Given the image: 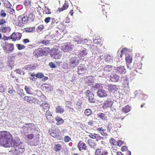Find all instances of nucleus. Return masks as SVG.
Listing matches in <instances>:
<instances>
[{
  "label": "nucleus",
  "mask_w": 155,
  "mask_h": 155,
  "mask_svg": "<svg viewBox=\"0 0 155 155\" xmlns=\"http://www.w3.org/2000/svg\"><path fill=\"white\" fill-rule=\"evenodd\" d=\"M10 133L6 131H0V145L8 148L13 145L10 152L14 154L18 155L23 152L25 148L19 141L14 140Z\"/></svg>",
  "instance_id": "f257e3e1"
},
{
  "label": "nucleus",
  "mask_w": 155,
  "mask_h": 155,
  "mask_svg": "<svg viewBox=\"0 0 155 155\" xmlns=\"http://www.w3.org/2000/svg\"><path fill=\"white\" fill-rule=\"evenodd\" d=\"M48 132L52 137L57 138L58 140H61L63 139L61 134L58 127L54 129H50L49 130Z\"/></svg>",
  "instance_id": "f03ea898"
},
{
  "label": "nucleus",
  "mask_w": 155,
  "mask_h": 155,
  "mask_svg": "<svg viewBox=\"0 0 155 155\" xmlns=\"http://www.w3.org/2000/svg\"><path fill=\"white\" fill-rule=\"evenodd\" d=\"M50 55L51 57L56 59H60L61 56V53L60 48L58 46H55L51 51Z\"/></svg>",
  "instance_id": "7ed1b4c3"
},
{
  "label": "nucleus",
  "mask_w": 155,
  "mask_h": 155,
  "mask_svg": "<svg viewBox=\"0 0 155 155\" xmlns=\"http://www.w3.org/2000/svg\"><path fill=\"white\" fill-rule=\"evenodd\" d=\"M48 49L47 48H42L35 49L33 53V55L37 57L42 56L47 54Z\"/></svg>",
  "instance_id": "20e7f679"
},
{
  "label": "nucleus",
  "mask_w": 155,
  "mask_h": 155,
  "mask_svg": "<svg viewBox=\"0 0 155 155\" xmlns=\"http://www.w3.org/2000/svg\"><path fill=\"white\" fill-rule=\"evenodd\" d=\"M104 7V5H101L99 9V17L100 19L103 21L107 20L106 12L105 11Z\"/></svg>",
  "instance_id": "39448f33"
},
{
  "label": "nucleus",
  "mask_w": 155,
  "mask_h": 155,
  "mask_svg": "<svg viewBox=\"0 0 155 155\" xmlns=\"http://www.w3.org/2000/svg\"><path fill=\"white\" fill-rule=\"evenodd\" d=\"M35 125L32 124H26L25 126H24L23 128L25 134L30 133L34 130Z\"/></svg>",
  "instance_id": "423d86ee"
},
{
  "label": "nucleus",
  "mask_w": 155,
  "mask_h": 155,
  "mask_svg": "<svg viewBox=\"0 0 155 155\" xmlns=\"http://www.w3.org/2000/svg\"><path fill=\"white\" fill-rule=\"evenodd\" d=\"M79 63V59L75 57H71L69 59L68 63L71 68H74L76 67Z\"/></svg>",
  "instance_id": "0eeeda50"
},
{
  "label": "nucleus",
  "mask_w": 155,
  "mask_h": 155,
  "mask_svg": "<svg viewBox=\"0 0 155 155\" xmlns=\"http://www.w3.org/2000/svg\"><path fill=\"white\" fill-rule=\"evenodd\" d=\"M108 151L103 147L97 148L95 152V155H108Z\"/></svg>",
  "instance_id": "6e6552de"
},
{
  "label": "nucleus",
  "mask_w": 155,
  "mask_h": 155,
  "mask_svg": "<svg viewBox=\"0 0 155 155\" xmlns=\"http://www.w3.org/2000/svg\"><path fill=\"white\" fill-rule=\"evenodd\" d=\"M61 48L64 52H69L72 50V45L69 42L64 43L62 45Z\"/></svg>",
  "instance_id": "1a4fd4ad"
},
{
  "label": "nucleus",
  "mask_w": 155,
  "mask_h": 155,
  "mask_svg": "<svg viewBox=\"0 0 155 155\" xmlns=\"http://www.w3.org/2000/svg\"><path fill=\"white\" fill-rule=\"evenodd\" d=\"M22 36V34L19 32H13L10 36V38L13 41L19 40Z\"/></svg>",
  "instance_id": "9d476101"
},
{
  "label": "nucleus",
  "mask_w": 155,
  "mask_h": 155,
  "mask_svg": "<svg viewBox=\"0 0 155 155\" xmlns=\"http://www.w3.org/2000/svg\"><path fill=\"white\" fill-rule=\"evenodd\" d=\"M86 95L88 98V100L91 103H95V99L94 98V95L93 93L89 90H87L86 93Z\"/></svg>",
  "instance_id": "9b49d317"
},
{
  "label": "nucleus",
  "mask_w": 155,
  "mask_h": 155,
  "mask_svg": "<svg viewBox=\"0 0 155 155\" xmlns=\"http://www.w3.org/2000/svg\"><path fill=\"white\" fill-rule=\"evenodd\" d=\"M78 147L80 151L87 150V146L83 141L80 140L78 144Z\"/></svg>",
  "instance_id": "f8f14e48"
},
{
  "label": "nucleus",
  "mask_w": 155,
  "mask_h": 155,
  "mask_svg": "<svg viewBox=\"0 0 155 155\" xmlns=\"http://www.w3.org/2000/svg\"><path fill=\"white\" fill-rule=\"evenodd\" d=\"M40 108L43 112H45L48 111L50 108V105L47 102H44L40 106Z\"/></svg>",
  "instance_id": "ddd939ff"
},
{
  "label": "nucleus",
  "mask_w": 155,
  "mask_h": 155,
  "mask_svg": "<svg viewBox=\"0 0 155 155\" xmlns=\"http://www.w3.org/2000/svg\"><path fill=\"white\" fill-rule=\"evenodd\" d=\"M87 71V69L84 66V65L80 64L78 68V73L80 74H84Z\"/></svg>",
  "instance_id": "4468645a"
},
{
  "label": "nucleus",
  "mask_w": 155,
  "mask_h": 155,
  "mask_svg": "<svg viewBox=\"0 0 155 155\" xmlns=\"http://www.w3.org/2000/svg\"><path fill=\"white\" fill-rule=\"evenodd\" d=\"M87 51L86 48H84L79 52L78 55V57L82 58L86 56L87 54Z\"/></svg>",
  "instance_id": "2eb2a0df"
},
{
  "label": "nucleus",
  "mask_w": 155,
  "mask_h": 155,
  "mask_svg": "<svg viewBox=\"0 0 155 155\" xmlns=\"http://www.w3.org/2000/svg\"><path fill=\"white\" fill-rule=\"evenodd\" d=\"M113 102L110 99H109L105 101L102 106V108L104 109L111 107L113 105Z\"/></svg>",
  "instance_id": "dca6fc26"
},
{
  "label": "nucleus",
  "mask_w": 155,
  "mask_h": 155,
  "mask_svg": "<svg viewBox=\"0 0 155 155\" xmlns=\"http://www.w3.org/2000/svg\"><path fill=\"white\" fill-rule=\"evenodd\" d=\"M98 96L100 97H105L107 96V93L104 90L100 89L97 92Z\"/></svg>",
  "instance_id": "f3484780"
},
{
  "label": "nucleus",
  "mask_w": 155,
  "mask_h": 155,
  "mask_svg": "<svg viewBox=\"0 0 155 155\" xmlns=\"http://www.w3.org/2000/svg\"><path fill=\"white\" fill-rule=\"evenodd\" d=\"M45 115L48 122L49 123H51L53 122V117L51 111H47L45 114Z\"/></svg>",
  "instance_id": "a211bd4d"
},
{
  "label": "nucleus",
  "mask_w": 155,
  "mask_h": 155,
  "mask_svg": "<svg viewBox=\"0 0 155 155\" xmlns=\"http://www.w3.org/2000/svg\"><path fill=\"white\" fill-rule=\"evenodd\" d=\"M118 74H123L126 72V70L123 66L117 67L115 70Z\"/></svg>",
  "instance_id": "6ab92c4d"
},
{
  "label": "nucleus",
  "mask_w": 155,
  "mask_h": 155,
  "mask_svg": "<svg viewBox=\"0 0 155 155\" xmlns=\"http://www.w3.org/2000/svg\"><path fill=\"white\" fill-rule=\"evenodd\" d=\"M108 89L109 91L114 93L117 91L118 90L116 85L111 84L108 86Z\"/></svg>",
  "instance_id": "aec40b11"
},
{
  "label": "nucleus",
  "mask_w": 155,
  "mask_h": 155,
  "mask_svg": "<svg viewBox=\"0 0 155 155\" xmlns=\"http://www.w3.org/2000/svg\"><path fill=\"white\" fill-rule=\"evenodd\" d=\"M87 143L89 146L92 148L95 149L97 147V143L94 140L89 139L87 140Z\"/></svg>",
  "instance_id": "412c9836"
},
{
  "label": "nucleus",
  "mask_w": 155,
  "mask_h": 155,
  "mask_svg": "<svg viewBox=\"0 0 155 155\" xmlns=\"http://www.w3.org/2000/svg\"><path fill=\"white\" fill-rule=\"evenodd\" d=\"M126 61L127 63L128 68L130 70H131L132 68V67L130 66V64L131 63L132 61V58L131 55H127L126 57Z\"/></svg>",
  "instance_id": "4be33fe9"
},
{
  "label": "nucleus",
  "mask_w": 155,
  "mask_h": 155,
  "mask_svg": "<svg viewBox=\"0 0 155 155\" xmlns=\"http://www.w3.org/2000/svg\"><path fill=\"white\" fill-rule=\"evenodd\" d=\"M119 79V76L116 74H112L110 75V79L112 82H116Z\"/></svg>",
  "instance_id": "5701e85b"
},
{
  "label": "nucleus",
  "mask_w": 155,
  "mask_h": 155,
  "mask_svg": "<svg viewBox=\"0 0 155 155\" xmlns=\"http://www.w3.org/2000/svg\"><path fill=\"white\" fill-rule=\"evenodd\" d=\"M18 19L20 20L24 24L27 23L28 21L27 16L24 15H20L18 17Z\"/></svg>",
  "instance_id": "b1692460"
},
{
  "label": "nucleus",
  "mask_w": 155,
  "mask_h": 155,
  "mask_svg": "<svg viewBox=\"0 0 155 155\" xmlns=\"http://www.w3.org/2000/svg\"><path fill=\"white\" fill-rule=\"evenodd\" d=\"M24 99L25 101L31 104L33 103L34 102V101L35 100V98L32 96H26L24 97Z\"/></svg>",
  "instance_id": "393cba45"
},
{
  "label": "nucleus",
  "mask_w": 155,
  "mask_h": 155,
  "mask_svg": "<svg viewBox=\"0 0 155 155\" xmlns=\"http://www.w3.org/2000/svg\"><path fill=\"white\" fill-rule=\"evenodd\" d=\"M69 6V4L68 1H65L64 4L63 5V6L61 8H58V10L59 12H62L64 10L67 9Z\"/></svg>",
  "instance_id": "a878e982"
},
{
  "label": "nucleus",
  "mask_w": 155,
  "mask_h": 155,
  "mask_svg": "<svg viewBox=\"0 0 155 155\" xmlns=\"http://www.w3.org/2000/svg\"><path fill=\"white\" fill-rule=\"evenodd\" d=\"M62 148L61 145L58 143H55L53 147L54 150L56 152H58L60 151Z\"/></svg>",
  "instance_id": "bb28decb"
},
{
  "label": "nucleus",
  "mask_w": 155,
  "mask_h": 155,
  "mask_svg": "<svg viewBox=\"0 0 155 155\" xmlns=\"http://www.w3.org/2000/svg\"><path fill=\"white\" fill-rule=\"evenodd\" d=\"M55 120L57 122L56 123V124L58 125H60L64 122L63 119L57 116L56 117Z\"/></svg>",
  "instance_id": "cd10ccee"
},
{
  "label": "nucleus",
  "mask_w": 155,
  "mask_h": 155,
  "mask_svg": "<svg viewBox=\"0 0 155 155\" xmlns=\"http://www.w3.org/2000/svg\"><path fill=\"white\" fill-rule=\"evenodd\" d=\"M0 31L4 33H6L10 31L11 28L8 26H1L0 28Z\"/></svg>",
  "instance_id": "c85d7f7f"
},
{
  "label": "nucleus",
  "mask_w": 155,
  "mask_h": 155,
  "mask_svg": "<svg viewBox=\"0 0 155 155\" xmlns=\"http://www.w3.org/2000/svg\"><path fill=\"white\" fill-rule=\"evenodd\" d=\"M78 43H82L83 45H87L88 46L91 45V41L90 40L88 41L86 39H85L83 40H81L80 41V43L78 41Z\"/></svg>",
  "instance_id": "c756f323"
},
{
  "label": "nucleus",
  "mask_w": 155,
  "mask_h": 155,
  "mask_svg": "<svg viewBox=\"0 0 155 155\" xmlns=\"http://www.w3.org/2000/svg\"><path fill=\"white\" fill-rule=\"evenodd\" d=\"M97 115L98 118H100L103 120H107V115L103 113H99L97 114Z\"/></svg>",
  "instance_id": "7c9ffc66"
},
{
  "label": "nucleus",
  "mask_w": 155,
  "mask_h": 155,
  "mask_svg": "<svg viewBox=\"0 0 155 155\" xmlns=\"http://www.w3.org/2000/svg\"><path fill=\"white\" fill-rule=\"evenodd\" d=\"M7 47L8 48V50L6 51L7 53L11 52L14 50V46L13 44H7Z\"/></svg>",
  "instance_id": "2f4dec72"
},
{
  "label": "nucleus",
  "mask_w": 155,
  "mask_h": 155,
  "mask_svg": "<svg viewBox=\"0 0 155 155\" xmlns=\"http://www.w3.org/2000/svg\"><path fill=\"white\" fill-rule=\"evenodd\" d=\"M96 130L99 132L103 136H106L107 135V134L105 132L106 130L103 128L102 127L97 128L96 129Z\"/></svg>",
  "instance_id": "473e14b6"
},
{
  "label": "nucleus",
  "mask_w": 155,
  "mask_h": 155,
  "mask_svg": "<svg viewBox=\"0 0 155 155\" xmlns=\"http://www.w3.org/2000/svg\"><path fill=\"white\" fill-rule=\"evenodd\" d=\"M121 110L123 113H127L130 111V107L129 105H127L123 107Z\"/></svg>",
  "instance_id": "72a5a7b5"
},
{
  "label": "nucleus",
  "mask_w": 155,
  "mask_h": 155,
  "mask_svg": "<svg viewBox=\"0 0 155 155\" xmlns=\"http://www.w3.org/2000/svg\"><path fill=\"white\" fill-rule=\"evenodd\" d=\"M64 111V108L60 106H58L56 108V112L57 113L62 114Z\"/></svg>",
  "instance_id": "f704fd0d"
},
{
  "label": "nucleus",
  "mask_w": 155,
  "mask_h": 155,
  "mask_svg": "<svg viewBox=\"0 0 155 155\" xmlns=\"http://www.w3.org/2000/svg\"><path fill=\"white\" fill-rule=\"evenodd\" d=\"M35 18V15L32 13H30L28 15V21L31 22L33 21Z\"/></svg>",
  "instance_id": "c9c22d12"
},
{
  "label": "nucleus",
  "mask_w": 155,
  "mask_h": 155,
  "mask_svg": "<svg viewBox=\"0 0 155 155\" xmlns=\"http://www.w3.org/2000/svg\"><path fill=\"white\" fill-rule=\"evenodd\" d=\"M94 80L93 78H87L86 80V83L88 86H90L93 84Z\"/></svg>",
  "instance_id": "e433bc0d"
},
{
  "label": "nucleus",
  "mask_w": 155,
  "mask_h": 155,
  "mask_svg": "<svg viewBox=\"0 0 155 155\" xmlns=\"http://www.w3.org/2000/svg\"><path fill=\"white\" fill-rule=\"evenodd\" d=\"M92 113L91 110L89 109H87L85 110L84 114L85 116H89L91 115Z\"/></svg>",
  "instance_id": "4c0bfd02"
},
{
  "label": "nucleus",
  "mask_w": 155,
  "mask_h": 155,
  "mask_svg": "<svg viewBox=\"0 0 155 155\" xmlns=\"http://www.w3.org/2000/svg\"><path fill=\"white\" fill-rule=\"evenodd\" d=\"M4 6L7 8L11 7L12 5L11 3L7 0H3Z\"/></svg>",
  "instance_id": "58836bf2"
},
{
  "label": "nucleus",
  "mask_w": 155,
  "mask_h": 155,
  "mask_svg": "<svg viewBox=\"0 0 155 155\" xmlns=\"http://www.w3.org/2000/svg\"><path fill=\"white\" fill-rule=\"evenodd\" d=\"M31 0H24V4L26 7H28L31 5Z\"/></svg>",
  "instance_id": "ea45409f"
},
{
  "label": "nucleus",
  "mask_w": 155,
  "mask_h": 155,
  "mask_svg": "<svg viewBox=\"0 0 155 155\" xmlns=\"http://www.w3.org/2000/svg\"><path fill=\"white\" fill-rule=\"evenodd\" d=\"M16 45L18 49L19 50L23 49L26 47L24 45L20 44H17Z\"/></svg>",
  "instance_id": "a19ab883"
},
{
  "label": "nucleus",
  "mask_w": 155,
  "mask_h": 155,
  "mask_svg": "<svg viewBox=\"0 0 155 155\" xmlns=\"http://www.w3.org/2000/svg\"><path fill=\"white\" fill-rule=\"evenodd\" d=\"M35 30V28L34 27H28L25 28V30L27 32H31L34 31Z\"/></svg>",
  "instance_id": "79ce46f5"
},
{
  "label": "nucleus",
  "mask_w": 155,
  "mask_h": 155,
  "mask_svg": "<svg viewBox=\"0 0 155 155\" xmlns=\"http://www.w3.org/2000/svg\"><path fill=\"white\" fill-rule=\"evenodd\" d=\"M104 70L106 72H109L111 70V67L109 65H106L104 67Z\"/></svg>",
  "instance_id": "37998d69"
},
{
  "label": "nucleus",
  "mask_w": 155,
  "mask_h": 155,
  "mask_svg": "<svg viewBox=\"0 0 155 155\" xmlns=\"http://www.w3.org/2000/svg\"><path fill=\"white\" fill-rule=\"evenodd\" d=\"M27 68L30 71H32L36 69V66L35 65H30L28 66Z\"/></svg>",
  "instance_id": "c03bdc74"
},
{
  "label": "nucleus",
  "mask_w": 155,
  "mask_h": 155,
  "mask_svg": "<svg viewBox=\"0 0 155 155\" xmlns=\"http://www.w3.org/2000/svg\"><path fill=\"white\" fill-rule=\"evenodd\" d=\"M25 89L27 93L29 94H31V89L29 87L25 86Z\"/></svg>",
  "instance_id": "a18cd8bd"
},
{
  "label": "nucleus",
  "mask_w": 155,
  "mask_h": 155,
  "mask_svg": "<svg viewBox=\"0 0 155 155\" xmlns=\"http://www.w3.org/2000/svg\"><path fill=\"white\" fill-rule=\"evenodd\" d=\"M109 142L111 145L113 146L116 145L117 143L116 140L112 138H111Z\"/></svg>",
  "instance_id": "49530a36"
},
{
  "label": "nucleus",
  "mask_w": 155,
  "mask_h": 155,
  "mask_svg": "<svg viewBox=\"0 0 155 155\" xmlns=\"http://www.w3.org/2000/svg\"><path fill=\"white\" fill-rule=\"evenodd\" d=\"M44 12L46 14H49L51 13L50 9H49L48 8L46 7L44 8Z\"/></svg>",
  "instance_id": "de8ad7c7"
},
{
  "label": "nucleus",
  "mask_w": 155,
  "mask_h": 155,
  "mask_svg": "<svg viewBox=\"0 0 155 155\" xmlns=\"http://www.w3.org/2000/svg\"><path fill=\"white\" fill-rule=\"evenodd\" d=\"M7 12L10 14H13L15 13V10L12 8L11 7L7 8Z\"/></svg>",
  "instance_id": "09e8293b"
},
{
  "label": "nucleus",
  "mask_w": 155,
  "mask_h": 155,
  "mask_svg": "<svg viewBox=\"0 0 155 155\" xmlns=\"http://www.w3.org/2000/svg\"><path fill=\"white\" fill-rule=\"evenodd\" d=\"M101 84H97L95 85L92 86V88L94 90H97V89H99L100 88L101 85Z\"/></svg>",
  "instance_id": "8fccbe9b"
},
{
  "label": "nucleus",
  "mask_w": 155,
  "mask_h": 155,
  "mask_svg": "<svg viewBox=\"0 0 155 155\" xmlns=\"http://www.w3.org/2000/svg\"><path fill=\"white\" fill-rule=\"evenodd\" d=\"M0 15L2 17H5L7 15L6 13H5L4 10L2 9L1 10Z\"/></svg>",
  "instance_id": "3c124183"
},
{
  "label": "nucleus",
  "mask_w": 155,
  "mask_h": 155,
  "mask_svg": "<svg viewBox=\"0 0 155 155\" xmlns=\"http://www.w3.org/2000/svg\"><path fill=\"white\" fill-rule=\"evenodd\" d=\"M20 20H18V21L17 22L16 25L18 26L22 27L24 26V24Z\"/></svg>",
  "instance_id": "603ef678"
},
{
  "label": "nucleus",
  "mask_w": 155,
  "mask_h": 155,
  "mask_svg": "<svg viewBox=\"0 0 155 155\" xmlns=\"http://www.w3.org/2000/svg\"><path fill=\"white\" fill-rule=\"evenodd\" d=\"M71 140V137L68 136H65L64 137V141L66 143L69 142Z\"/></svg>",
  "instance_id": "864d4df0"
},
{
  "label": "nucleus",
  "mask_w": 155,
  "mask_h": 155,
  "mask_svg": "<svg viewBox=\"0 0 155 155\" xmlns=\"http://www.w3.org/2000/svg\"><path fill=\"white\" fill-rule=\"evenodd\" d=\"M95 138L94 139H96V140L97 141H98L101 140L102 139L103 137H102L99 136L98 134H96V135Z\"/></svg>",
  "instance_id": "5fc2aeb1"
},
{
  "label": "nucleus",
  "mask_w": 155,
  "mask_h": 155,
  "mask_svg": "<svg viewBox=\"0 0 155 155\" xmlns=\"http://www.w3.org/2000/svg\"><path fill=\"white\" fill-rule=\"evenodd\" d=\"M41 43L46 45L50 43V41L48 40H43L41 41Z\"/></svg>",
  "instance_id": "6e6d98bb"
},
{
  "label": "nucleus",
  "mask_w": 155,
  "mask_h": 155,
  "mask_svg": "<svg viewBox=\"0 0 155 155\" xmlns=\"http://www.w3.org/2000/svg\"><path fill=\"white\" fill-rule=\"evenodd\" d=\"M6 21L4 18L0 19V25H3L6 23Z\"/></svg>",
  "instance_id": "4d7b16f0"
},
{
  "label": "nucleus",
  "mask_w": 155,
  "mask_h": 155,
  "mask_svg": "<svg viewBox=\"0 0 155 155\" xmlns=\"http://www.w3.org/2000/svg\"><path fill=\"white\" fill-rule=\"evenodd\" d=\"M35 76L38 78H41L44 76V75L42 73H38L35 75Z\"/></svg>",
  "instance_id": "13d9d810"
},
{
  "label": "nucleus",
  "mask_w": 155,
  "mask_h": 155,
  "mask_svg": "<svg viewBox=\"0 0 155 155\" xmlns=\"http://www.w3.org/2000/svg\"><path fill=\"white\" fill-rule=\"evenodd\" d=\"M96 135V134L95 133H90L88 136L90 138L94 139L95 138Z\"/></svg>",
  "instance_id": "bf43d9fd"
},
{
  "label": "nucleus",
  "mask_w": 155,
  "mask_h": 155,
  "mask_svg": "<svg viewBox=\"0 0 155 155\" xmlns=\"http://www.w3.org/2000/svg\"><path fill=\"white\" fill-rule=\"evenodd\" d=\"M49 65L51 68H56V66L55 65V64L53 62H50L49 64Z\"/></svg>",
  "instance_id": "052dcab7"
},
{
  "label": "nucleus",
  "mask_w": 155,
  "mask_h": 155,
  "mask_svg": "<svg viewBox=\"0 0 155 155\" xmlns=\"http://www.w3.org/2000/svg\"><path fill=\"white\" fill-rule=\"evenodd\" d=\"M94 121L92 120H90L87 123V125L88 126H94Z\"/></svg>",
  "instance_id": "680f3d73"
},
{
  "label": "nucleus",
  "mask_w": 155,
  "mask_h": 155,
  "mask_svg": "<svg viewBox=\"0 0 155 155\" xmlns=\"http://www.w3.org/2000/svg\"><path fill=\"white\" fill-rule=\"evenodd\" d=\"M27 138L29 140H32L33 139L34 135L32 134H30L26 136Z\"/></svg>",
  "instance_id": "e2e57ef3"
},
{
  "label": "nucleus",
  "mask_w": 155,
  "mask_h": 155,
  "mask_svg": "<svg viewBox=\"0 0 155 155\" xmlns=\"http://www.w3.org/2000/svg\"><path fill=\"white\" fill-rule=\"evenodd\" d=\"M43 28L44 26L43 25H40L38 27L37 29L38 31L40 32L43 29Z\"/></svg>",
  "instance_id": "0e129e2a"
},
{
  "label": "nucleus",
  "mask_w": 155,
  "mask_h": 155,
  "mask_svg": "<svg viewBox=\"0 0 155 155\" xmlns=\"http://www.w3.org/2000/svg\"><path fill=\"white\" fill-rule=\"evenodd\" d=\"M18 94L21 97L24 96L25 95L22 89L20 90L19 91V92L18 93Z\"/></svg>",
  "instance_id": "69168bd1"
},
{
  "label": "nucleus",
  "mask_w": 155,
  "mask_h": 155,
  "mask_svg": "<svg viewBox=\"0 0 155 155\" xmlns=\"http://www.w3.org/2000/svg\"><path fill=\"white\" fill-rule=\"evenodd\" d=\"M117 145L120 147L124 143V142L121 140H119L117 142Z\"/></svg>",
  "instance_id": "338daca9"
},
{
  "label": "nucleus",
  "mask_w": 155,
  "mask_h": 155,
  "mask_svg": "<svg viewBox=\"0 0 155 155\" xmlns=\"http://www.w3.org/2000/svg\"><path fill=\"white\" fill-rule=\"evenodd\" d=\"M100 39H94L93 40L94 43L96 44H100Z\"/></svg>",
  "instance_id": "774afa93"
}]
</instances>
